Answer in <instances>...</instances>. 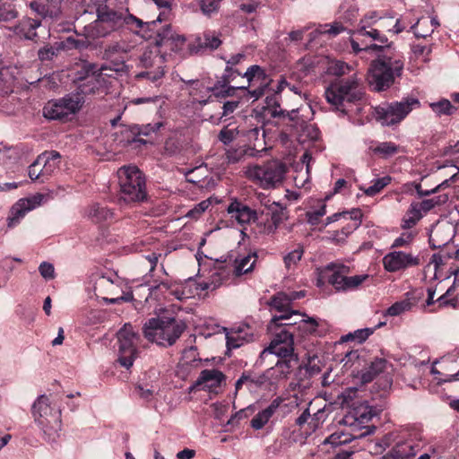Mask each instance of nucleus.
<instances>
[{
    "label": "nucleus",
    "instance_id": "obj_48",
    "mask_svg": "<svg viewBox=\"0 0 459 459\" xmlns=\"http://www.w3.org/2000/svg\"><path fill=\"white\" fill-rule=\"evenodd\" d=\"M125 45L119 42H112L104 47L103 58L112 60L116 56L126 53Z\"/></svg>",
    "mask_w": 459,
    "mask_h": 459
},
{
    "label": "nucleus",
    "instance_id": "obj_57",
    "mask_svg": "<svg viewBox=\"0 0 459 459\" xmlns=\"http://www.w3.org/2000/svg\"><path fill=\"white\" fill-rule=\"evenodd\" d=\"M411 24L408 17L400 16L399 18H394V25H392V30L394 34H399L403 32L406 28Z\"/></svg>",
    "mask_w": 459,
    "mask_h": 459
},
{
    "label": "nucleus",
    "instance_id": "obj_27",
    "mask_svg": "<svg viewBox=\"0 0 459 459\" xmlns=\"http://www.w3.org/2000/svg\"><path fill=\"white\" fill-rule=\"evenodd\" d=\"M20 16L17 0H0V25L10 27Z\"/></svg>",
    "mask_w": 459,
    "mask_h": 459
},
{
    "label": "nucleus",
    "instance_id": "obj_45",
    "mask_svg": "<svg viewBox=\"0 0 459 459\" xmlns=\"http://www.w3.org/2000/svg\"><path fill=\"white\" fill-rule=\"evenodd\" d=\"M392 181L390 176H385L372 181V185L364 190L365 195L368 196H374L380 193L386 186Z\"/></svg>",
    "mask_w": 459,
    "mask_h": 459
},
{
    "label": "nucleus",
    "instance_id": "obj_30",
    "mask_svg": "<svg viewBox=\"0 0 459 459\" xmlns=\"http://www.w3.org/2000/svg\"><path fill=\"white\" fill-rule=\"evenodd\" d=\"M282 403L281 397H277L271 402L268 407L259 411L252 420L251 427L255 429H261L269 421V420L275 413L276 410L280 407Z\"/></svg>",
    "mask_w": 459,
    "mask_h": 459
},
{
    "label": "nucleus",
    "instance_id": "obj_52",
    "mask_svg": "<svg viewBox=\"0 0 459 459\" xmlns=\"http://www.w3.org/2000/svg\"><path fill=\"white\" fill-rule=\"evenodd\" d=\"M42 159L43 158H37L36 160L29 167L28 175L31 180L41 179L43 182L47 179L43 173L42 166H40Z\"/></svg>",
    "mask_w": 459,
    "mask_h": 459
},
{
    "label": "nucleus",
    "instance_id": "obj_20",
    "mask_svg": "<svg viewBox=\"0 0 459 459\" xmlns=\"http://www.w3.org/2000/svg\"><path fill=\"white\" fill-rule=\"evenodd\" d=\"M420 264L418 256L402 251H394L383 257V265L385 271L395 273L405 270L409 267L417 266Z\"/></svg>",
    "mask_w": 459,
    "mask_h": 459
},
{
    "label": "nucleus",
    "instance_id": "obj_17",
    "mask_svg": "<svg viewBox=\"0 0 459 459\" xmlns=\"http://www.w3.org/2000/svg\"><path fill=\"white\" fill-rule=\"evenodd\" d=\"M243 77L247 82L246 91L255 100L264 96L270 90L273 82V79L266 74L265 69L257 65L249 66L243 74Z\"/></svg>",
    "mask_w": 459,
    "mask_h": 459
},
{
    "label": "nucleus",
    "instance_id": "obj_46",
    "mask_svg": "<svg viewBox=\"0 0 459 459\" xmlns=\"http://www.w3.org/2000/svg\"><path fill=\"white\" fill-rule=\"evenodd\" d=\"M373 333H374V329H372V328L358 329L353 333H350L346 335L342 336L341 341L342 342H349V341H356L358 343H362Z\"/></svg>",
    "mask_w": 459,
    "mask_h": 459
},
{
    "label": "nucleus",
    "instance_id": "obj_53",
    "mask_svg": "<svg viewBox=\"0 0 459 459\" xmlns=\"http://www.w3.org/2000/svg\"><path fill=\"white\" fill-rule=\"evenodd\" d=\"M229 280L230 273L225 269H221L212 274L211 284L213 285L212 289H215L217 287H220L221 285L227 284Z\"/></svg>",
    "mask_w": 459,
    "mask_h": 459
},
{
    "label": "nucleus",
    "instance_id": "obj_55",
    "mask_svg": "<svg viewBox=\"0 0 459 459\" xmlns=\"http://www.w3.org/2000/svg\"><path fill=\"white\" fill-rule=\"evenodd\" d=\"M238 132L237 129H230L228 127H223L219 134V140L224 144H230L237 136Z\"/></svg>",
    "mask_w": 459,
    "mask_h": 459
},
{
    "label": "nucleus",
    "instance_id": "obj_31",
    "mask_svg": "<svg viewBox=\"0 0 459 459\" xmlns=\"http://www.w3.org/2000/svg\"><path fill=\"white\" fill-rule=\"evenodd\" d=\"M369 150L374 155L384 160L403 152V147L393 142H377L376 145H371Z\"/></svg>",
    "mask_w": 459,
    "mask_h": 459
},
{
    "label": "nucleus",
    "instance_id": "obj_18",
    "mask_svg": "<svg viewBox=\"0 0 459 459\" xmlns=\"http://www.w3.org/2000/svg\"><path fill=\"white\" fill-rule=\"evenodd\" d=\"M185 42V37L177 34L170 24L159 28L153 39V43L161 49L163 55L166 54L167 51L174 53L181 52Z\"/></svg>",
    "mask_w": 459,
    "mask_h": 459
},
{
    "label": "nucleus",
    "instance_id": "obj_42",
    "mask_svg": "<svg viewBox=\"0 0 459 459\" xmlns=\"http://www.w3.org/2000/svg\"><path fill=\"white\" fill-rule=\"evenodd\" d=\"M202 13L206 17L217 14L221 8V0H196Z\"/></svg>",
    "mask_w": 459,
    "mask_h": 459
},
{
    "label": "nucleus",
    "instance_id": "obj_62",
    "mask_svg": "<svg viewBox=\"0 0 459 459\" xmlns=\"http://www.w3.org/2000/svg\"><path fill=\"white\" fill-rule=\"evenodd\" d=\"M333 74L337 75V78L344 77L343 75L346 74V73L350 72L351 68L350 66L343 63V62H337L333 68Z\"/></svg>",
    "mask_w": 459,
    "mask_h": 459
},
{
    "label": "nucleus",
    "instance_id": "obj_13",
    "mask_svg": "<svg viewBox=\"0 0 459 459\" xmlns=\"http://www.w3.org/2000/svg\"><path fill=\"white\" fill-rule=\"evenodd\" d=\"M286 171L285 164L271 160L261 165L249 166L246 174L250 180L259 184L262 187L270 188L282 181Z\"/></svg>",
    "mask_w": 459,
    "mask_h": 459
},
{
    "label": "nucleus",
    "instance_id": "obj_29",
    "mask_svg": "<svg viewBox=\"0 0 459 459\" xmlns=\"http://www.w3.org/2000/svg\"><path fill=\"white\" fill-rule=\"evenodd\" d=\"M43 196L39 195L38 196H34V204H31L30 200H20L13 208L12 214L13 217L8 219V227L13 228L19 223L21 218H23L27 212L32 210L35 207V204H39Z\"/></svg>",
    "mask_w": 459,
    "mask_h": 459
},
{
    "label": "nucleus",
    "instance_id": "obj_21",
    "mask_svg": "<svg viewBox=\"0 0 459 459\" xmlns=\"http://www.w3.org/2000/svg\"><path fill=\"white\" fill-rule=\"evenodd\" d=\"M221 33L215 30H205L189 43L188 48L191 54H203L206 51L218 49L222 44Z\"/></svg>",
    "mask_w": 459,
    "mask_h": 459
},
{
    "label": "nucleus",
    "instance_id": "obj_64",
    "mask_svg": "<svg viewBox=\"0 0 459 459\" xmlns=\"http://www.w3.org/2000/svg\"><path fill=\"white\" fill-rule=\"evenodd\" d=\"M172 288V284L169 281H160L159 283L152 285L150 288L151 294H156L158 290L167 291L170 290Z\"/></svg>",
    "mask_w": 459,
    "mask_h": 459
},
{
    "label": "nucleus",
    "instance_id": "obj_5",
    "mask_svg": "<svg viewBox=\"0 0 459 459\" xmlns=\"http://www.w3.org/2000/svg\"><path fill=\"white\" fill-rule=\"evenodd\" d=\"M186 324L169 316H158L148 319L143 326V336L152 342L162 347H169L182 335Z\"/></svg>",
    "mask_w": 459,
    "mask_h": 459
},
{
    "label": "nucleus",
    "instance_id": "obj_38",
    "mask_svg": "<svg viewBox=\"0 0 459 459\" xmlns=\"http://www.w3.org/2000/svg\"><path fill=\"white\" fill-rule=\"evenodd\" d=\"M87 38L88 37H86L85 39H79L73 36H69L61 41H57V44L59 46L60 51H70L73 49L82 51L87 49L90 45V42L87 39Z\"/></svg>",
    "mask_w": 459,
    "mask_h": 459
},
{
    "label": "nucleus",
    "instance_id": "obj_44",
    "mask_svg": "<svg viewBox=\"0 0 459 459\" xmlns=\"http://www.w3.org/2000/svg\"><path fill=\"white\" fill-rule=\"evenodd\" d=\"M269 371L264 373L262 375H253L250 372H247V388L252 390L254 388H260L270 383V377L268 376Z\"/></svg>",
    "mask_w": 459,
    "mask_h": 459
},
{
    "label": "nucleus",
    "instance_id": "obj_19",
    "mask_svg": "<svg viewBox=\"0 0 459 459\" xmlns=\"http://www.w3.org/2000/svg\"><path fill=\"white\" fill-rule=\"evenodd\" d=\"M41 22L32 16L24 15L20 20H16L13 25L8 27V30L22 39L38 43L39 36L37 30L41 26Z\"/></svg>",
    "mask_w": 459,
    "mask_h": 459
},
{
    "label": "nucleus",
    "instance_id": "obj_23",
    "mask_svg": "<svg viewBox=\"0 0 459 459\" xmlns=\"http://www.w3.org/2000/svg\"><path fill=\"white\" fill-rule=\"evenodd\" d=\"M226 381V376L216 368L204 369L195 381V386L211 393H217V389Z\"/></svg>",
    "mask_w": 459,
    "mask_h": 459
},
{
    "label": "nucleus",
    "instance_id": "obj_60",
    "mask_svg": "<svg viewBox=\"0 0 459 459\" xmlns=\"http://www.w3.org/2000/svg\"><path fill=\"white\" fill-rule=\"evenodd\" d=\"M39 271L45 279H53L55 277V269L52 264L43 262L39 264Z\"/></svg>",
    "mask_w": 459,
    "mask_h": 459
},
{
    "label": "nucleus",
    "instance_id": "obj_54",
    "mask_svg": "<svg viewBox=\"0 0 459 459\" xmlns=\"http://www.w3.org/2000/svg\"><path fill=\"white\" fill-rule=\"evenodd\" d=\"M97 20H101L102 22L113 25L116 28L117 22L121 20V14L115 11H108L100 13Z\"/></svg>",
    "mask_w": 459,
    "mask_h": 459
},
{
    "label": "nucleus",
    "instance_id": "obj_11",
    "mask_svg": "<svg viewBox=\"0 0 459 459\" xmlns=\"http://www.w3.org/2000/svg\"><path fill=\"white\" fill-rule=\"evenodd\" d=\"M165 58L159 47L154 46L152 48L146 49L139 59L138 67L144 68L145 71L140 72L135 74V79L138 81L146 79L158 86L165 74L164 71Z\"/></svg>",
    "mask_w": 459,
    "mask_h": 459
},
{
    "label": "nucleus",
    "instance_id": "obj_51",
    "mask_svg": "<svg viewBox=\"0 0 459 459\" xmlns=\"http://www.w3.org/2000/svg\"><path fill=\"white\" fill-rule=\"evenodd\" d=\"M326 213V205L321 204L316 209L307 212L306 216L307 222L312 226H316L320 222L321 218Z\"/></svg>",
    "mask_w": 459,
    "mask_h": 459
},
{
    "label": "nucleus",
    "instance_id": "obj_61",
    "mask_svg": "<svg viewBox=\"0 0 459 459\" xmlns=\"http://www.w3.org/2000/svg\"><path fill=\"white\" fill-rule=\"evenodd\" d=\"M450 291H451V289H448L445 294H443L442 296H440L437 299L439 307L452 306V307H455L457 301L455 299H449Z\"/></svg>",
    "mask_w": 459,
    "mask_h": 459
},
{
    "label": "nucleus",
    "instance_id": "obj_49",
    "mask_svg": "<svg viewBox=\"0 0 459 459\" xmlns=\"http://www.w3.org/2000/svg\"><path fill=\"white\" fill-rule=\"evenodd\" d=\"M411 307L412 303L409 299L397 301L387 308L385 315L390 316H397L405 311H409Z\"/></svg>",
    "mask_w": 459,
    "mask_h": 459
},
{
    "label": "nucleus",
    "instance_id": "obj_34",
    "mask_svg": "<svg viewBox=\"0 0 459 459\" xmlns=\"http://www.w3.org/2000/svg\"><path fill=\"white\" fill-rule=\"evenodd\" d=\"M257 259L256 253H249L247 255L238 257L235 260L233 274L240 276L253 271Z\"/></svg>",
    "mask_w": 459,
    "mask_h": 459
},
{
    "label": "nucleus",
    "instance_id": "obj_47",
    "mask_svg": "<svg viewBox=\"0 0 459 459\" xmlns=\"http://www.w3.org/2000/svg\"><path fill=\"white\" fill-rule=\"evenodd\" d=\"M362 215L363 214L360 209H352L349 214L350 219L352 221V223L342 227V233L345 236H348L357 228H359V226L361 223Z\"/></svg>",
    "mask_w": 459,
    "mask_h": 459
},
{
    "label": "nucleus",
    "instance_id": "obj_16",
    "mask_svg": "<svg viewBox=\"0 0 459 459\" xmlns=\"http://www.w3.org/2000/svg\"><path fill=\"white\" fill-rule=\"evenodd\" d=\"M117 339L119 342V355L118 363L129 368L133 366L136 354V342L139 340V335L136 334L131 325H125V326L117 333Z\"/></svg>",
    "mask_w": 459,
    "mask_h": 459
},
{
    "label": "nucleus",
    "instance_id": "obj_9",
    "mask_svg": "<svg viewBox=\"0 0 459 459\" xmlns=\"http://www.w3.org/2000/svg\"><path fill=\"white\" fill-rule=\"evenodd\" d=\"M351 273L350 266L340 263L327 264L321 271L317 280V286H321L325 280L337 292H347L357 290L368 278V274L349 276Z\"/></svg>",
    "mask_w": 459,
    "mask_h": 459
},
{
    "label": "nucleus",
    "instance_id": "obj_32",
    "mask_svg": "<svg viewBox=\"0 0 459 459\" xmlns=\"http://www.w3.org/2000/svg\"><path fill=\"white\" fill-rule=\"evenodd\" d=\"M38 158H43L40 161V166H42L46 178H48L58 169L61 155L56 151H51L41 153Z\"/></svg>",
    "mask_w": 459,
    "mask_h": 459
},
{
    "label": "nucleus",
    "instance_id": "obj_12",
    "mask_svg": "<svg viewBox=\"0 0 459 459\" xmlns=\"http://www.w3.org/2000/svg\"><path fill=\"white\" fill-rule=\"evenodd\" d=\"M270 312H275L271 321L267 325V331L273 337L278 333L284 325L283 320L291 319V316H301L299 310L293 308L290 299H288L287 293L279 291L273 295L266 302Z\"/></svg>",
    "mask_w": 459,
    "mask_h": 459
},
{
    "label": "nucleus",
    "instance_id": "obj_33",
    "mask_svg": "<svg viewBox=\"0 0 459 459\" xmlns=\"http://www.w3.org/2000/svg\"><path fill=\"white\" fill-rule=\"evenodd\" d=\"M351 414L359 424H366L377 415V411L368 402H363L354 406Z\"/></svg>",
    "mask_w": 459,
    "mask_h": 459
},
{
    "label": "nucleus",
    "instance_id": "obj_36",
    "mask_svg": "<svg viewBox=\"0 0 459 459\" xmlns=\"http://www.w3.org/2000/svg\"><path fill=\"white\" fill-rule=\"evenodd\" d=\"M27 6L34 15L33 18L39 20L41 22L48 17L53 18L56 15V12L54 11L49 4H46L39 0L30 1Z\"/></svg>",
    "mask_w": 459,
    "mask_h": 459
},
{
    "label": "nucleus",
    "instance_id": "obj_25",
    "mask_svg": "<svg viewBox=\"0 0 459 459\" xmlns=\"http://www.w3.org/2000/svg\"><path fill=\"white\" fill-rule=\"evenodd\" d=\"M359 372V379L361 384L366 385L372 382L380 374L387 370L389 362L384 358H375Z\"/></svg>",
    "mask_w": 459,
    "mask_h": 459
},
{
    "label": "nucleus",
    "instance_id": "obj_7",
    "mask_svg": "<svg viewBox=\"0 0 459 459\" xmlns=\"http://www.w3.org/2000/svg\"><path fill=\"white\" fill-rule=\"evenodd\" d=\"M377 13H367L359 22L356 30L351 34V46L355 54L369 50H383L382 44H386L387 37L378 28H373L377 23Z\"/></svg>",
    "mask_w": 459,
    "mask_h": 459
},
{
    "label": "nucleus",
    "instance_id": "obj_58",
    "mask_svg": "<svg viewBox=\"0 0 459 459\" xmlns=\"http://www.w3.org/2000/svg\"><path fill=\"white\" fill-rule=\"evenodd\" d=\"M161 126H163L162 122L143 125L138 128L137 134L148 136L152 133H156Z\"/></svg>",
    "mask_w": 459,
    "mask_h": 459
},
{
    "label": "nucleus",
    "instance_id": "obj_40",
    "mask_svg": "<svg viewBox=\"0 0 459 459\" xmlns=\"http://www.w3.org/2000/svg\"><path fill=\"white\" fill-rule=\"evenodd\" d=\"M90 71H88L87 76L84 78L83 83L80 84L79 88L83 94L94 93L96 90H98V82L96 79V66L95 65H89Z\"/></svg>",
    "mask_w": 459,
    "mask_h": 459
},
{
    "label": "nucleus",
    "instance_id": "obj_6",
    "mask_svg": "<svg viewBox=\"0 0 459 459\" xmlns=\"http://www.w3.org/2000/svg\"><path fill=\"white\" fill-rule=\"evenodd\" d=\"M403 70V60L395 56H378L371 62L368 70V82L376 91H383L390 88L396 78L401 77Z\"/></svg>",
    "mask_w": 459,
    "mask_h": 459
},
{
    "label": "nucleus",
    "instance_id": "obj_14",
    "mask_svg": "<svg viewBox=\"0 0 459 459\" xmlns=\"http://www.w3.org/2000/svg\"><path fill=\"white\" fill-rule=\"evenodd\" d=\"M82 108L78 96H65L58 100H51L43 108V116L51 120L68 121Z\"/></svg>",
    "mask_w": 459,
    "mask_h": 459
},
{
    "label": "nucleus",
    "instance_id": "obj_2",
    "mask_svg": "<svg viewBox=\"0 0 459 459\" xmlns=\"http://www.w3.org/2000/svg\"><path fill=\"white\" fill-rule=\"evenodd\" d=\"M227 212L242 227L255 224L259 233L267 235L273 233L288 217L286 207L275 202L255 210L246 203L234 199L228 205Z\"/></svg>",
    "mask_w": 459,
    "mask_h": 459
},
{
    "label": "nucleus",
    "instance_id": "obj_24",
    "mask_svg": "<svg viewBox=\"0 0 459 459\" xmlns=\"http://www.w3.org/2000/svg\"><path fill=\"white\" fill-rule=\"evenodd\" d=\"M420 448V442H416L414 439L399 441L381 459H409L414 456Z\"/></svg>",
    "mask_w": 459,
    "mask_h": 459
},
{
    "label": "nucleus",
    "instance_id": "obj_28",
    "mask_svg": "<svg viewBox=\"0 0 459 459\" xmlns=\"http://www.w3.org/2000/svg\"><path fill=\"white\" fill-rule=\"evenodd\" d=\"M231 82L224 74L219 79L212 87H208L207 91L212 92L217 99H222L229 96L235 95L236 91H246L247 87H233L230 86Z\"/></svg>",
    "mask_w": 459,
    "mask_h": 459
},
{
    "label": "nucleus",
    "instance_id": "obj_1",
    "mask_svg": "<svg viewBox=\"0 0 459 459\" xmlns=\"http://www.w3.org/2000/svg\"><path fill=\"white\" fill-rule=\"evenodd\" d=\"M301 318L293 323H284L281 330L273 337L270 344L265 348L261 356L274 354L278 357L275 368L281 377H286L298 364V356L294 352V337L303 338L316 333L318 323L313 317L306 314L299 316Z\"/></svg>",
    "mask_w": 459,
    "mask_h": 459
},
{
    "label": "nucleus",
    "instance_id": "obj_59",
    "mask_svg": "<svg viewBox=\"0 0 459 459\" xmlns=\"http://www.w3.org/2000/svg\"><path fill=\"white\" fill-rule=\"evenodd\" d=\"M226 339L229 350L239 348L244 342L238 333H227Z\"/></svg>",
    "mask_w": 459,
    "mask_h": 459
},
{
    "label": "nucleus",
    "instance_id": "obj_56",
    "mask_svg": "<svg viewBox=\"0 0 459 459\" xmlns=\"http://www.w3.org/2000/svg\"><path fill=\"white\" fill-rule=\"evenodd\" d=\"M344 30H345L344 26L341 22H335L333 24L324 25V30H320L319 32L326 33L333 37H335Z\"/></svg>",
    "mask_w": 459,
    "mask_h": 459
},
{
    "label": "nucleus",
    "instance_id": "obj_3",
    "mask_svg": "<svg viewBox=\"0 0 459 459\" xmlns=\"http://www.w3.org/2000/svg\"><path fill=\"white\" fill-rule=\"evenodd\" d=\"M365 87L357 74L335 78L326 88L325 95L336 110L347 114L353 105H359L365 98Z\"/></svg>",
    "mask_w": 459,
    "mask_h": 459
},
{
    "label": "nucleus",
    "instance_id": "obj_50",
    "mask_svg": "<svg viewBox=\"0 0 459 459\" xmlns=\"http://www.w3.org/2000/svg\"><path fill=\"white\" fill-rule=\"evenodd\" d=\"M304 250L302 247H298L296 249L290 251L283 257V262L287 269L296 265L302 258Z\"/></svg>",
    "mask_w": 459,
    "mask_h": 459
},
{
    "label": "nucleus",
    "instance_id": "obj_22",
    "mask_svg": "<svg viewBox=\"0 0 459 459\" xmlns=\"http://www.w3.org/2000/svg\"><path fill=\"white\" fill-rule=\"evenodd\" d=\"M123 23L133 33L144 39H154L158 26L160 24L158 21L144 22L136 16L129 13L123 19Z\"/></svg>",
    "mask_w": 459,
    "mask_h": 459
},
{
    "label": "nucleus",
    "instance_id": "obj_26",
    "mask_svg": "<svg viewBox=\"0 0 459 459\" xmlns=\"http://www.w3.org/2000/svg\"><path fill=\"white\" fill-rule=\"evenodd\" d=\"M95 291L98 296H101L102 299L109 304H117L121 302H127L134 299V296L131 292L125 293L122 296L117 298H108L107 296H102L105 291L109 290L110 293H113V290L116 289L114 282L110 281L108 278L101 277L95 283Z\"/></svg>",
    "mask_w": 459,
    "mask_h": 459
},
{
    "label": "nucleus",
    "instance_id": "obj_4",
    "mask_svg": "<svg viewBox=\"0 0 459 459\" xmlns=\"http://www.w3.org/2000/svg\"><path fill=\"white\" fill-rule=\"evenodd\" d=\"M287 85L288 82L284 78L279 81L277 88L273 90V92L265 99L266 107L264 110L272 117H277L279 119L278 123L284 126L281 134L299 139L302 133H305L308 128V125L307 120L299 116V108L286 111L281 108L279 95Z\"/></svg>",
    "mask_w": 459,
    "mask_h": 459
},
{
    "label": "nucleus",
    "instance_id": "obj_8",
    "mask_svg": "<svg viewBox=\"0 0 459 459\" xmlns=\"http://www.w3.org/2000/svg\"><path fill=\"white\" fill-rule=\"evenodd\" d=\"M50 394L39 395L34 402L31 413L48 442L56 441L61 430V410L50 401Z\"/></svg>",
    "mask_w": 459,
    "mask_h": 459
},
{
    "label": "nucleus",
    "instance_id": "obj_43",
    "mask_svg": "<svg viewBox=\"0 0 459 459\" xmlns=\"http://www.w3.org/2000/svg\"><path fill=\"white\" fill-rule=\"evenodd\" d=\"M354 438V436L351 433L344 431H335L325 439V443L330 444L333 446H339L342 445L349 444Z\"/></svg>",
    "mask_w": 459,
    "mask_h": 459
},
{
    "label": "nucleus",
    "instance_id": "obj_35",
    "mask_svg": "<svg viewBox=\"0 0 459 459\" xmlns=\"http://www.w3.org/2000/svg\"><path fill=\"white\" fill-rule=\"evenodd\" d=\"M115 30V26L104 23L101 20H96L84 27L85 36L92 39L105 37Z\"/></svg>",
    "mask_w": 459,
    "mask_h": 459
},
{
    "label": "nucleus",
    "instance_id": "obj_63",
    "mask_svg": "<svg viewBox=\"0 0 459 459\" xmlns=\"http://www.w3.org/2000/svg\"><path fill=\"white\" fill-rule=\"evenodd\" d=\"M238 105H239V101H238V100L226 101L222 106V109H223L222 116L227 117V116L230 115L237 109Z\"/></svg>",
    "mask_w": 459,
    "mask_h": 459
},
{
    "label": "nucleus",
    "instance_id": "obj_37",
    "mask_svg": "<svg viewBox=\"0 0 459 459\" xmlns=\"http://www.w3.org/2000/svg\"><path fill=\"white\" fill-rule=\"evenodd\" d=\"M89 216L95 222L110 221L114 218V212L107 206L94 204L90 209Z\"/></svg>",
    "mask_w": 459,
    "mask_h": 459
},
{
    "label": "nucleus",
    "instance_id": "obj_39",
    "mask_svg": "<svg viewBox=\"0 0 459 459\" xmlns=\"http://www.w3.org/2000/svg\"><path fill=\"white\" fill-rule=\"evenodd\" d=\"M60 53V48L56 41L54 44H44L39 48L37 56L39 61L48 62L53 61Z\"/></svg>",
    "mask_w": 459,
    "mask_h": 459
},
{
    "label": "nucleus",
    "instance_id": "obj_41",
    "mask_svg": "<svg viewBox=\"0 0 459 459\" xmlns=\"http://www.w3.org/2000/svg\"><path fill=\"white\" fill-rule=\"evenodd\" d=\"M432 111L437 116L441 117L443 115L451 116L456 111V108L451 104V102L446 99H442L437 102H432L429 104Z\"/></svg>",
    "mask_w": 459,
    "mask_h": 459
},
{
    "label": "nucleus",
    "instance_id": "obj_10",
    "mask_svg": "<svg viewBox=\"0 0 459 459\" xmlns=\"http://www.w3.org/2000/svg\"><path fill=\"white\" fill-rule=\"evenodd\" d=\"M117 174L121 200L127 204H139L147 201L146 178L137 167H122L118 169Z\"/></svg>",
    "mask_w": 459,
    "mask_h": 459
},
{
    "label": "nucleus",
    "instance_id": "obj_15",
    "mask_svg": "<svg viewBox=\"0 0 459 459\" xmlns=\"http://www.w3.org/2000/svg\"><path fill=\"white\" fill-rule=\"evenodd\" d=\"M417 99H406L402 101L392 102L385 106H379L376 108L377 118L385 126H394L403 120L412 110L413 107L419 106Z\"/></svg>",
    "mask_w": 459,
    "mask_h": 459
}]
</instances>
